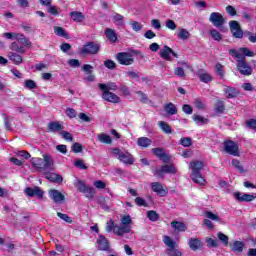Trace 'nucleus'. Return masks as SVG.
<instances>
[{
	"label": "nucleus",
	"instance_id": "f257e3e1",
	"mask_svg": "<svg viewBox=\"0 0 256 256\" xmlns=\"http://www.w3.org/2000/svg\"><path fill=\"white\" fill-rule=\"evenodd\" d=\"M99 90L102 91V99L104 101H107L108 103H121V98L111 92V91H117V83L115 82H108L107 84L99 83L98 84Z\"/></svg>",
	"mask_w": 256,
	"mask_h": 256
},
{
	"label": "nucleus",
	"instance_id": "f03ea898",
	"mask_svg": "<svg viewBox=\"0 0 256 256\" xmlns=\"http://www.w3.org/2000/svg\"><path fill=\"white\" fill-rule=\"evenodd\" d=\"M205 167V163L203 161L194 160L190 162V169L192 174L190 175V179H192L193 183L196 185L205 186L207 185V180L203 176V171Z\"/></svg>",
	"mask_w": 256,
	"mask_h": 256
},
{
	"label": "nucleus",
	"instance_id": "7ed1b4c3",
	"mask_svg": "<svg viewBox=\"0 0 256 256\" xmlns=\"http://www.w3.org/2000/svg\"><path fill=\"white\" fill-rule=\"evenodd\" d=\"M32 167L39 171L40 173H45L47 171H53L55 169V163L50 155L44 154L43 159L33 157L31 159Z\"/></svg>",
	"mask_w": 256,
	"mask_h": 256
},
{
	"label": "nucleus",
	"instance_id": "20e7f679",
	"mask_svg": "<svg viewBox=\"0 0 256 256\" xmlns=\"http://www.w3.org/2000/svg\"><path fill=\"white\" fill-rule=\"evenodd\" d=\"M112 153L124 165H134V163H135V157H133V154H131L127 150L122 151L119 148H113Z\"/></svg>",
	"mask_w": 256,
	"mask_h": 256
},
{
	"label": "nucleus",
	"instance_id": "39448f33",
	"mask_svg": "<svg viewBox=\"0 0 256 256\" xmlns=\"http://www.w3.org/2000/svg\"><path fill=\"white\" fill-rule=\"evenodd\" d=\"M155 177L159 179H163L165 175H175L177 174V168H175V164H164L161 167H157L155 170L152 171Z\"/></svg>",
	"mask_w": 256,
	"mask_h": 256
},
{
	"label": "nucleus",
	"instance_id": "423d86ee",
	"mask_svg": "<svg viewBox=\"0 0 256 256\" xmlns=\"http://www.w3.org/2000/svg\"><path fill=\"white\" fill-rule=\"evenodd\" d=\"M163 243L166 245V247H168L166 249V255L183 256V253L179 249H176V247H179V245H177V242H175V240H173L170 236H164Z\"/></svg>",
	"mask_w": 256,
	"mask_h": 256
},
{
	"label": "nucleus",
	"instance_id": "0eeeda50",
	"mask_svg": "<svg viewBox=\"0 0 256 256\" xmlns=\"http://www.w3.org/2000/svg\"><path fill=\"white\" fill-rule=\"evenodd\" d=\"M101 50V45L97 42H86L82 48H79L80 55H97Z\"/></svg>",
	"mask_w": 256,
	"mask_h": 256
},
{
	"label": "nucleus",
	"instance_id": "6e6552de",
	"mask_svg": "<svg viewBox=\"0 0 256 256\" xmlns=\"http://www.w3.org/2000/svg\"><path fill=\"white\" fill-rule=\"evenodd\" d=\"M116 60L120 65H125L126 67H129V65H133L135 63V58H133V54L129 52L117 53Z\"/></svg>",
	"mask_w": 256,
	"mask_h": 256
},
{
	"label": "nucleus",
	"instance_id": "1a4fd4ad",
	"mask_svg": "<svg viewBox=\"0 0 256 256\" xmlns=\"http://www.w3.org/2000/svg\"><path fill=\"white\" fill-rule=\"evenodd\" d=\"M224 151L228 155H233V157H239V144L233 140H225L223 142Z\"/></svg>",
	"mask_w": 256,
	"mask_h": 256
},
{
	"label": "nucleus",
	"instance_id": "9d476101",
	"mask_svg": "<svg viewBox=\"0 0 256 256\" xmlns=\"http://www.w3.org/2000/svg\"><path fill=\"white\" fill-rule=\"evenodd\" d=\"M210 23L220 29V31H225L223 25H225V18L219 12H212L209 17Z\"/></svg>",
	"mask_w": 256,
	"mask_h": 256
},
{
	"label": "nucleus",
	"instance_id": "9b49d317",
	"mask_svg": "<svg viewBox=\"0 0 256 256\" xmlns=\"http://www.w3.org/2000/svg\"><path fill=\"white\" fill-rule=\"evenodd\" d=\"M97 249L98 251H105V253H113V249H111V243L104 235H99L97 240Z\"/></svg>",
	"mask_w": 256,
	"mask_h": 256
},
{
	"label": "nucleus",
	"instance_id": "f8f14e48",
	"mask_svg": "<svg viewBox=\"0 0 256 256\" xmlns=\"http://www.w3.org/2000/svg\"><path fill=\"white\" fill-rule=\"evenodd\" d=\"M150 187L152 191L158 195V197H167L169 194V188H167V186H163L161 182H152Z\"/></svg>",
	"mask_w": 256,
	"mask_h": 256
},
{
	"label": "nucleus",
	"instance_id": "ddd939ff",
	"mask_svg": "<svg viewBox=\"0 0 256 256\" xmlns=\"http://www.w3.org/2000/svg\"><path fill=\"white\" fill-rule=\"evenodd\" d=\"M236 66L241 75L249 76L253 73V69L247 64L245 57L241 60H237Z\"/></svg>",
	"mask_w": 256,
	"mask_h": 256
},
{
	"label": "nucleus",
	"instance_id": "4468645a",
	"mask_svg": "<svg viewBox=\"0 0 256 256\" xmlns=\"http://www.w3.org/2000/svg\"><path fill=\"white\" fill-rule=\"evenodd\" d=\"M24 193L27 197H37V199H43L45 195V191L39 186L27 187L24 189Z\"/></svg>",
	"mask_w": 256,
	"mask_h": 256
},
{
	"label": "nucleus",
	"instance_id": "2eb2a0df",
	"mask_svg": "<svg viewBox=\"0 0 256 256\" xmlns=\"http://www.w3.org/2000/svg\"><path fill=\"white\" fill-rule=\"evenodd\" d=\"M230 33L235 37V39H243V29H241V24L237 20H232L229 22Z\"/></svg>",
	"mask_w": 256,
	"mask_h": 256
},
{
	"label": "nucleus",
	"instance_id": "dca6fc26",
	"mask_svg": "<svg viewBox=\"0 0 256 256\" xmlns=\"http://www.w3.org/2000/svg\"><path fill=\"white\" fill-rule=\"evenodd\" d=\"M152 153L160 159V161H163V163H169L171 161V156L167 153H165V149L158 147V148H152Z\"/></svg>",
	"mask_w": 256,
	"mask_h": 256
},
{
	"label": "nucleus",
	"instance_id": "f3484780",
	"mask_svg": "<svg viewBox=\"0 0 256 256\" xmlns=\"http://www.w3.org/2000/svg\"><path fill=\"white\" fill-rule=\"evenodd\" d=\"M48 193L50 199L53 200V203L61 204L65 202V195H63L59 190L51 189Z\"/></svg>",
	"mask_w": 256,
	"mask_h": 256
},
{
	"label": "nucleus",
	"instance_id": "a211bd4d",
	"mask_svg": "<svg viewBox=\"0 0 256 256\" xmlns=\"http://www.w3.org/2000/svg\"><path fill=\"white\" fill-rule=\"evenodd\" d=\"M234 197L239 203H250V201H255L256 198L253 194H243L241 192H234Z\"/></svg>",
	"mask_w": 256,
	"mask_h": 256
},
{
	"label": "nucleus",
	"instance_id": "6ab92c4d",
	"mask_svg": "<svg viewBox=\"0 0 256 256\" xmlns=\"http://www.w3.org/2000/svg\"><path fill=\"white\" fill-rule=\"evenodd\" d=\"M63 129H65V126L59 123V121H51L46 127L47 133H59V131H63Z\"/></svg>",
	"mask_w": 256,
	"mask_h": 256
},
{
	"label": "nucleus",
	"instance_id": "aec40b11",
	"mask_svg": "<svg viewBox=\"0 0 256 256\" xmlns=\"http://www.w3.org/2000/svg\"><path fill=\"white\" fill-rule=\"evenodd\" d=\"M81 71H83L85 75H88L85 78V81H88V83H93V81H95V75L93 74V66L91 64H84L81 68Z\"/></svg>",
	"mask_w": 256,
	"mask_h": 256
},
{
	"label": "nucleus",
	"instance_id": "412c9836",
	"mask_svg": "<svg viewBox=\"0 0 256 256\" xmlns=\"http://www.w3.org/2000/svg\"><path fill=\"white\" fill-rule=\"evenodd\" d=\"M214 113L219 117V115H223L225 111H227V107L225 106V101L218 99L216 100L214 107H213Z\"/></svg>",
	"mask_w": 256,
	"mask_h": 256
},
{
	"label": "nucleus",
	"instance_id": "4be33fe9",
	"mask_svg": "<svg viewBox=\"0 0 256 256\" xmlns=\"http://www.w3.org/2000/svg\"><path fill=\"white\" fill-rule=\"evenodd\" d=\"M188 245L191 251H202L203 249V241L199 238H190Z\"/></svg>",
	"mask_w": 256,
	"mask_h": 256
},
{
	"label": "nucleus",
	"instance_id": "5701e85b",
	"mask_svg": "<svg viewBox=\"0 0 256 256\" xmlns=\"http://www.w3.org/2000/svg\"><path fill=\"white\" fill-rule=\"evenodd\" d=\"M171 53L173 49L167 45H164L163 49L160 50L159 55L164 61H171Z\"/></svg>",
	"mask_w": 256,
	"mask_h": 256
},
{
	"label": "nucleus",
	"instance_id": "b1692460",
	"mask_svg": "<svg viewBox=\"0 0 256 256\" xmlns=\"http://www.w3.org/2000/svg\"><path fill=\"white\" fill-rule=\"evenodd\" d=\"M70 18L74 23H83V21H85V14L79 11H72L70 12Z\"/></svg>",
	"mask_w": 256,
	"mask_h": 256
},
{
	"label": "nucleus",
	"instance_id": "393cba45",
	"mask_svg": "<svg viewBox=\"0 0 256 256\" xmlns=\"http://www.w3.org/2000/svg\"><path fill=\"white\" fill-rule=\"evenodd\" d=\"M224 93L227 95V99H235L239 97V90L231 86H226V88L224 89Z\"/></svg>",
	"mask_w": 256,
	"mask_h": 256
},
{
	"label": "nucleus",
	"instance_id": "a878e982",
	"mask_svg": "<svg viewBox=\"0 0 256 256\" xmlns=\"http://www.w3.org/2000/svg\"><path fill=\"white\" fill-rule=\"evenodd\" d=\"M196 75L202 83H211L213 81V76L203 70L198 71Z\"/></svg>",
	"mask_w": 256,
	"mask_h": 256
},
{
	"label": "nucleus",
	"instance_id": "bb28decb",
	"mask_svg": "<svg viewBox=\"0 0 256 256\" xmlns=\"http://www.w3.org/2000/svg\"><path fill=\"white\" fill-rule=\"evenodd\" d=\"M245 247V243L236 240L233 243L230 244V249L231 251H233L234 253H243V249Z\"/></svg>",
	"mask_w": 256,
	"mask_h": 256
},
{
	"label": "nucleus",
	"instance_id": "cd10ccee",
	"mask_svg": "<svg viewBox=\"0 0 256 256\" xmlns=\"http://www.w3.org/2000/svg\"><path fill=\"white\" fill-rule=\"evenodd\" d=\"M152 143H153V140H151L148 137H140L137 139V145L142 149H147V147H151Z\"/></svg>",
	"mask_w": 256,
	"mask_h": 256
},
{
	"label": "nucleus",
	"instance_id": "c85d7f7f",
	"mask_svg": "<svg viewBox=\"0 0 256 256\" xmlns=\"http://www.w3.org/2000/svg\"><path fill=\"white\" fill-rule=\"evenodd\" d=\"M127 233H131V226H125L123 224L121 226H119V224L117 225L115 235H118V237H123V235Z\"/></svg>",
	"mask_w": 256,
	"mask_h": 256
},
{
	"label": "nucleus",
	"instance_id": "c756f323",
	"mask_svg": "<svg viewBox=\"0 0 256 256\" xmlns=\"http://www.w3.org/2000/svg\"><path fill=\"white\" fill-rule=\"evenodd\" d=\"M104 33L110 43H117V33L114 29L106 28Z\"/></svg>",
	"mask_w": 256,
	"mask_h": 256
},
{
	"label": "nucleus",
	"instance_id": "7c9ffc66",
	"mask_svg": "<svg viewBox=\"0 0 256 256\" xmlns=\"http://www.w3.org/2000/svg\"><path fill=\"white\" fill-rule=\"evenodd\" d=\"M171 227L175 229V231H179L182 233H184V231H187V225H185V223L180 221H172Z\"/></svg>",
	"mask_w": 256,
	"mask_h": 256
},
{
	"label": "nucleus",
	"instance_id": "2f4dec72",
	"mask_svg": "<svg viewBox=\"0 0 256 256\" xmlns=\"http://www.w3.org/2000/svg\"><path fill=\"white\" fill-rule=\"evenodd\" d=\"M158 127H160V129L163 131V133H166V135H171V133H173L171 125L165 121L158 122Z\"/></svg>",
	"mask_w": 256,
	"mask_h": 256
},
{
	"label": "nucleus",
	"instance_id": "473e14b6",
	"mask_svg": "<svg viewBox=\"0 0 256 256\" xmlns=\"http://www.w3.org/2000/svg\"><path fill=\"white\" fill-rule=\"evenodd\" d=\"M164 110L168 115H177V107L172 102L165 104Z\"/></svg>",
	"mask_w": 256,
	"mask_h": 256
},
{
	"label": "nucleus",
	"instance_id": "72a5a7b5",
	"mask_svg": "<svg viewBox=\"0 0 256 256\" xmlns=\"http://www.w3.org/2000/svg\"><path fill=\"white\" fill-rule=\"evenodd\" d=\"M117 225L118 224H115V221H113V220L107 221L106 225H105L106 233H113L114 232V235H115V231H117Z\"/></svg>",
	"mask_w": 256,
	"mask_h": 256
},
{
	"label": "nucleus",
	"instance_id": "f704fd0d",
	"mask_svg": "<svg viewBox=\"0 0 256 256\" xmlns=\"http://www.w3.org/2000/svg\"><path fill=\"white\" fill-rule=\"evenodd\" d=\"M54 33L55 35H58V37H64V39H69V34L67 33V30H65L63 27L55 26Z\"/></svg>",
	"mask_w": 256,
	"mask_h": 256
},
{
	"label": "nucleus",
	"instance_id": "c9c22d12",
	"mask_svg": "<svg viewBox=\"0 0 256 256\" xmlns=\"http://www.w3.org/2000/svg\"><path fill=\"white\" fill-rule=\"evenodd\" d=\"M9 59L13 61L15 65H21V63H23V57L15 52L10 53Z\"/></svg>",
	"mask_w": 256,
	"mask_h": 256
},
{
	"label": "nucleus",
	"instance_id": "e433bc0d",
	"mask_svg": "<svg viewBox=\"0 0 256 256\" xmlns=\"http://www.w3.org/2000/svg\"><path fill=\"white\" fill-rule=\"evenodd\" d=\"M192 119H193L194 123H196V125H199V123H201V125H205V124L209 123V119H207L199 114H194L192 116Z\"/></svg>",
	"mask_w": 256,
	"mask_h": 256
},
{
	"label": "nucleus",
	"instance_id": "4c0bfd02",
	"mask_svg": "<svg viewBox=\"0 0 256 256\" xmlns=\"http://www.w3.org/2000/svg\"><path fill=\"white\" fill-rule=\"evenodd\" d=\"M18 43H20V45H23V47H31V45H33V43H31L27 37H25L24 34H18Z\"/></svg>",
	"mask_w": 256,
	"mask_h": 256
},
{
	"label": "nucleus",
	"instance_id": "58836bf2",
	"mask_svg": "<svg viewBox=\"0 0 256 256\" xmlns=\"http://www.w3.org/2000/svg\"><path fill=\"white\" fill-rule=\"evenodd\" d=\"M98 141L100 143H104L105 145H111V143H113V139H111V136L103 133L98 135Z\"/></svg>",
	"mask_w": 256,
	"mask_h": 256
},
{
	"label": "nucleus",
	"instance_id": "ea45409f",
	"mask_svg": "<svg viewBox=\"0 0 256 256\" xmlns=\"http://www.w3.org/2000/svg\"><path fill=\"white\" fill-rule=\"evenodd\" d=\"M11 51H15L16 53H20L23 55L25 53V48L23 46H20L17 42H12L10 45Z\"/></svg>",
	"mask_w": 256,
	"mask_h": 256
},
{
	"label": "nucleus",
	"instance_id": "a19ab883",
	"mask_svg": "<svg viewBox=\"0 0 256 256\" xmlns=\"http://www.w3.org/2000/svg\"><path fill=\"white\" fill-rule=\"evenodd\" d=\"M124 19L125 17L119 13H115L112 17V21L115 25H125Z\"/></svg>",
	"mask_w": 256,
	"mask_h": 256
},
{
	"label": "nucleus",
	"instance_id": "79ce46f5",
	"mask_svg": "<svg viewBox=\"0 0 256 256\" xmlns=\"http://www.w3.org/2000/svg\"><path fill=\"white\" fill-rule=\"evenodd\" d=\"M75 187L77 189V191H79V193H85V191H87V184H85V182L83 180H77V182L75 183Z\"/></svg>",
	"mask_w": 256,
	"mask_h": 256
},
{
	"label": "nucleus",
	"instance_id": "37998d69",
	"mask_svg": "<svg viewBox=\"0 0 256 256\" xmlns=\"http://www.w3.org/2000/svg\"><path fill=\"white\" fill-rule=\"evenodd\" d=\"M83 193L85 194V197H86V199H88V201H93V199L95 197V188L88 187V188H86V191Z\"/></svg>",
	"mask_w": 256,
	"mask_h": 256
},
{
	"label": "nucleus",
	"instance_id": "c03bdc74",
	"mask_svg": "<svg viewBox=\"0 0 256 256\" xmlns=\"http://www.w3.org/2000/svg\"><path fill=\"white\" fill-rule=\"evenodd\" d=\"M147 217L149 221H152L153 223H155L156 221H159V214L155 210L148 211Z\"/></svg>",
	"mask_w": 256,
	"mask_h": 256
},
{
	"label": "nucleus",
	"instance_id": "a18cd8bd",
	"mask_svg": "<svg viewBox=\"0 0 256 256\" xmlns=\"http://www.w3.org/2000/svg\"><path fill=\"white\" fill-rule=\"evenodd\" d=\"M119 91H121V93H122V95L124 96V97H129V96H131V90L129 89V87L127 86V85H125V84H123V83H121L120 85H119Z\"/></svg>",
	"mask_w": 256,
	"mask_h": 256
},
{
	"label": "nucleus",
	"instance_id": "49530a36",
	"mask_svg": "<svg viewBox=\"0 0 256 256\" xmlns=\"http://www.w3.org/2000/svg\"><path fill=\"white\" fill-rule=\"evenodd\" d=\"M239 52L243 57H255V52L249 50L247 47L239 48Z\"/></svg>",
	"mask_w": 256,
	"mask_h": 256
},
{
	"label": "nucleus",
	"instance_id": "de8ad7c7",
	"mask_svg": "<svg viewBox=\"0 0 256 256\" xmlns=\"http://www.w3.org/2000/svg\"><path fill=\"white\" fill-rule=\"evenodd\" d=\"M215 71L219 75L220 79H224L225 78L224 66L221 63H217L215 65Z\"/></svg>",
	"mask_w": 256,
	"mask_h": 256
},
{
	"label": "nucleus",
	"instance_id": "09e8293b",
	"mask_svg": "<svg viewBox=\"0 0 256 256\" xmlns=\"http://www.w3.org/2000/svg\"><path fill=\"white\" fill-rule=\"evenodd\" d=\"M104 67L110 71H113L114 69H117V63L111 59H107L104 61Z\"/></svg>",
	"mask_w": 256,
	"mask_h": 256
},
{
	"label": "nucleus",
	"instance_id": "8fccbe9b",
	"mask_svg": "<svg viewBox=\"0 0 256 256\" xmlns=\"http://www.w3.org/2000/svg\"><path fill=\"white\" fill-rule=\"evenodd\" d=\"M232 166L239 171V173H245V168H243V165H241V162L237 159L232 160Z\"/></svg>",
	"mask_w": 256,
	"mask_h": 256
},
{
	"label": "nucleus",
	"instance_id": "3c124183",
	"mask_svg": "<svg viewBox=\"0 0 256 256\" xmlns=\"http://www.w3.org/2000/svg\"><path fill=\"white\" fill-rule=\"evenodd\" d=\"M178 37L179 39H182L183 41L187 40L189 37H191V33L187 31V29L182 28L178 32Z\"/></svg>",
	"mask_w": 256,
	"mask_h": 256
},
{
	"label": "nucleus",
	"instance_id": "603ef678",
	"mask_svg": "<svg viewBox=\"0 0 256 256\" xmlns=\"http://www.w3.org/2000/svg\"><path fill=\"white\" fill-rule=\"evenodd\" d=\"M210 36L212 37V39H214V41H221L223 39V35H221V33L215 29L210 30Z\"/></svg>",
	"mask_w": 256,
	"mask_h": 256
},
{
	"label": "nucleus",
	"instance_id": "864d4df0",
	"mask_svg": "<svg viewBox=\"0 0 256 256\" xmlns=\"http://www.w3.org/2000/svg\"><path fill=\"white\" fill-rule=\"evenodd\" d=\"M180 145H182V147H191V145H193V140L191 137H183L180 139Z\"/></svg>",
	"mask_w": 256,
	"mask_h": 256
},
{
	"label": "nucleus",
	"instance_id": "5fc2aeb1",
	"mask_svg": "<svg viewBox=\"0 0 256 256\" xmlns=\"http://www.w3.org/2000/svg\"><path fill=\"white\" fill-rule=\"evenodd\" d=\"M217 237L219 239V241H221V243H223L226 247L227 245H229V236L225 235L223 232H219L217 234Z\"/></svg>",
	"mask_w": 256,
	"mask_h": 256
},
{
	"label": "nucleus",
	"instance_id": "6e6d98bb",
	"mask_svg": "<svg viewBox=\"0 0 256 256\" xmlns=\"http://www.w3.org/2000/svg\"><path fill=\"white\" fill-rule=\"evenodd\" d=\"M25 89H37V83L31 79H27L24 81Z\"/></svg>",
	"mask_w": 256,
	"mask_h": 256
},
{
	"label": "nucleus",
	"instance_id": "4d7b16f0",
	"mask_svg": "<svg viewBox=\"0 0 256 256\" xmlns=\"http://www.w3.org/2000/svg\"><path fill=\"white\" fill-rule=\"evenodd\" d=\"M207 247H219V240L213 238H206Z\"/></svg>",
	"mask_w": 256,
	"mask_h": 256
},
{
	"label": "nucleus",
	"instance_id": "13d9d810",
	"mask_svg": "<svg viewBox=\"0 0 256 256\" xmlns=\"http://www.w3.org/2000/svg\"><path fill=\"white\" fill-rule=\"evenodd\" d=\"M57 217H59V219H62V221H65V223H73V219L67 214L57 212Z\"/></svg>",
	"mask_w": 256,
	"mask_h": 256
},
{
	"label": "nucleus",
	"instance_id": "bf43d9fd",
	"mask_svg": "<svg viewBox=\"0 0 256 256\" xmlns=\"http://www.w3.org/2000/svg\"><path fill=\"white\" fill-rule=\"evenodd\" d=\"M65 113L69 119H75L77 117V110L73 108H66Z\"/></svg>",
	"mask_w": 256,
	"mask_h": 256
},
{
	"label": "nucleus",
	"instance_id": "052dcab7",
	"mask_svg": "<svg viewBox=\"0 0 256 256\" xmlns=\"http://www.w3.org/2000/svg\"><path fill=\"white\" fill-rule=\"evenodd\" d=\"M229 55H231V57H235L236 59L242 60L245 56H243V54H241V52H238L235 49H230L229 50Z\"/></svg>",
	"mask_w": 256,
	"mask_h": 256
},
{
	"label": "nucleus",
	"instance_id": "680f3d73",
	"mask_svg": "<svg viewBox=\"0 0 256 256\" xmlns=\"http://www.w3.org/2000/svg\"><path fill=\"white\" fill-rule=\"evenodd\" d=\"M131 216L130 215H125L121 218V225H124L126 227H131Z\"/></svg>",
	"mask_w": 256,
	"mask_h": 256
},
{
	"label": "nucleus",
	"instance_id": "e2e57ef3",
	"mask_svg": "<svg viewBox=\"0 0 256 256\" xmlns=\"http://www.w3.org/2000/svg\"><path fill=\"white\" fill-rule=\"evenodd\" d=\"M174 75H176V77H180L181 79L185 78V69L182 67H176L174 69Z\"/></svg>",
	"mask_w": 256,
	"mask_h": 256
},
{
	"label": "nucleus",
	"instance_id": "0e129e2a",
	"mask_svg": "<svg viewBox=\"0 0 256 256\" xmlns=\"http://www.w3.org/2000/svg\"><path fill=\"white\" fill-rule=\"evenodd\" d=\"M206 217L208 219H211V221H221V218L219 217V215L214 214L211 211H206Z\"/></svg>",
	"mask_w": 256,
	"mask_h": 256
},
{
	"label": "nucleus",
	"instance_id": "69168bd1",
	"mask_svg": "<svg viewBox=\"0 0 256 256\" xmlns=\"http://www.w3.org/2000/svg\"><path fill=\"white\" fill-rule=\"evenodd\" d=\"M166 27L167 29H170V31H175V29H177V24L175 21L168 19L166 20Z\"/></svg>",
	"mask_w": 256,
	"mask_h": 256
},
{
	"label": "nucleus",
	"instance_id": "338daca9",
	"mask_svg": "<svg viewBox=\"0 0 256 256\" xmlns=\"http://www.w3.org/2000/svg\"><path fill=\"white\" fill-rule=\"evenodd\" d=\"M60 135L62 138L65 139V141H70L72 142L73 141V135H71L68 131H61L60 132Z\"/></svg>",
	"mask_w": 256,
	"mask_h": 256
},
{
	"label": "nucleus",
	"instance_id": "774afa93",
	"mask_svg": "<svg viewBox=\"0 0 256 256\" xmlns=\"http://www.w3.org/2000/svg\"><path fill=\"white\" fill-rule=\"evenodd\" d=\"M246 127H248V129L256 130V119H250L246 121Z\"/></svg>",
	"mask_w": 256,
	"mask_h": 256
}]
</instances>
